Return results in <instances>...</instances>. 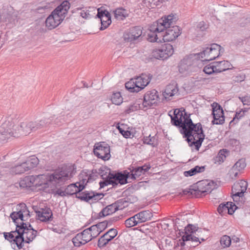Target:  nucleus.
Segmentation results:
<instances>
[{
  "instance_id": "f257e3e1",
  "label": "nucleus",
  "mask_w": 250,
  "mask_h": 250,
  "mask_svg": "<svg viewBox=\"0 0 250 250\" xmlns=\"http://www.w3.org/2000/svg\"><path fill=\"white\" fill-rule=\"evenodd\" d=\"M168 114L170 117L172 125L181 127V132L187 138L188 142L193 140L192 143L198 149L205 138L202 125L194 124L183 108L170 110Z\"/></svg>"
},
{
  "instance_id": "f03ea898",
  "label": "nucleus",
  "mask_w": 250,
  "mask_h": 250,
  "mask_svg": "<svg viewBox=\"0 0 250 250\" xmlns=\"http://www.w3.org/2000/svg\"><path fill=\"white\" fill-rule=\"evenodd\" d=\"M76 173L75 165L64 166L55 170L49 175L44 174L26 176L20 182V186L23 188L32 186L38 187L43 184H49L59 187L70 180Z\"/></svg>"
},
{
  "instance_id": "7ed1b4c3",
  "label": "nucleus",
  "mask_w": 250,
  "mask_h": 250,
  "mask_svg": "<svg viewBox=\"0 0 250 250\" xmlns=\"http://www.w3.org/2000/svg\"><path fill=\"white\" fill-rule=\"evenodd\" d=\"M17 119L15 114L2 119L0 122V138L8 140L11 137H18L20 135H27L31 131L30 122H24L20 125H16Z\"/></svg>"
},
{
  "instance_id": "20e7f679",
  "label": "nucleus",
  "mask_w": 250,
  "mask_h": 250,
  "mask_svg": "<svg viewBox=\"0 0 250 250\" xmlns=\"http://www.w3.org/2000/svg\"><path fill=\"white\" fill-rule=\"evenodd\" d=\"M175 21L172 15H167L158 20L150 27L148 33V40L150 42H161L162 37V32L165 31L167 27H168Z\"/></svg>"
},
{
  "instance_id": "39448f33",
  "label": "nucleus",
  "mask_w": 250,
  "mask_h": 250,
  "mask_svg": "<svg viewBox=\"0 0 250 250\" xmlns=\"http://www.w3.org/2000/svg\"><path fill=\"white\" fill-rule=\"evenodd\" d=\"M70 8V3L64 0L49 15L45 21L46 26L49 29L55 28L64 19Z\"/></svg>"
},
{
  "instance_id": "423d86ee",
  "label": "nucleus",
  "mask_w": 250,
  "mask_h": 250,
  "mask_svg": "<svg viewBox=\"0 0 250 250\" xmlns=\"http://www.w3.org/2000/svg\"><path fill=\"white\" fill-rule=\"evenodd\" d=\"M150 80L149 75L142 74L126 83L125 87L130 92H138L150 83Z\"/></svg>"
},
{
  "instance_id": "0eeeda50",
  "label": "nucleus",
  "mask_w": 250,
  "mask_h": 250,
  "mask_svg": "<svg viewBox=\"0 0 250 250\" xmlns=\"http://www.w3.org/2000/svg\"><path fill=\"white\" fill-rule=\"evenodd\" d=\"M170 15L173 16V17L175 18V21L168 27L167 26L165 29L166 32L164 34L162 32L163 40L165 42H171L176 39L181 34L180 28L178 26L173 25L177 21L176 15L172 14Z\"/></svg>"
},
{
  "instance_id": "6e6552de",
  "label": "nucleus",
  "mask_w": 250,
  "mask_h": 250,
  "mask_svg": "<svg viewBox=\"0 0 250 250\" xmlns=\"http://www.w3.org/2000/svg\"><path fill=\"white\" fill-rule=\"evenodd\" d=\"M93 152L98 158L104 161L109 160L111 157L110 146L104 142L96 143L94 146Z\"/></svg>"
},
{
  "instance_id": "1a4fd4ad",
  "label": "nucleus",
  "mask_w": 250,
  "mask_h": 250,
  "mask_svg": "<svg viewBox=\"0 0 250 250\" xmlns=\"http://www.w3.org/2000/svg\"><path fill=\"white\" fill-rule=\"evenodd\" d=\"M174 53V49L172 45L167 43L162 45L160 47L154 49L151 53L152 57L163 60L167 59L171 56Z\"/></svg>"
},
{
  "instance_id": "9d476101",
  "label": "nucleus",
  "mask_w": 250,
  "mask_h": 250,
  "mask_svg": "<svg viewBox=\"0 0 250 250\" xmlns=\"http://www.w3.org/2000/svg\"><path fill=\"white\" fill-rule=\"evenodd\" d=\"M18 228L23 235L26 243L32 242L37 235V230L34 229L29 224L22 223L21 226H18Z\"/></svg>"
},
{
  "instance_id": "9b49d317",
  "label": "nucleus",
  "mask_w": 250,
  "mask_h": 250,
  "mask_svg": "<svg viewBox=\"0 0 250 250\" xmlns=\"http://www.w3.org/2000/svg\"><path fill=\"white\" fill-rule=\"evenodd\" d=\"M142 30L140 27L136 26L130 28L125 32L123 35L124 40L125 42H133L136 40H139L141 38Z\"/></svg>"
},
{
  "instance_id": "f8f14e48",
  "label": "nucleus",
  "mask_w": 250,
  "mask_h": 250,
  "mask_svg": "<svg viewBox=\"0 0 250 250\" xmlns=\"http://www.w3.org/2000/svg\"><path fill=\"white\" fill-rule=\"evenodd\" d=\"M211 106L213 116V120L212 121V123L214 125L223 124L225 121V118L222 108L216 103H213Z\"/></svg>"
},
{
  "instance_id": "ddd939ff",
  "label": "nucleus",
  "mask_w": 250,
  "mask_h": 250,
  "mask_svg": "<svg viewBox=\"0 0 250 250\" xmlns=\"http://www.w3.org/2000/svg\"><path fill=\"white\" fill-rule=\"evenodd\" d=\"M159 98L158 93L155 89L147 92L144 95L142 106L147 107L157 103Z\"/></svg>"
},
{
  "instance_id": "4468645a",
  "label": "nucleus",
  "mask_w": 250,
  "mask_h": 250,
  "mask_svg": "<svg viewBox=\"0 0 250 250\" xmlns=\"http://www.w3.org/2000/svg\"><path fill=\"white\" fill-rule=\"evenodd\" d=\"M87 183V180L83 179L80 182H77L75 184H71L65 188V192L67 195H72L75 194L76 195L79 192L82 191L84 188L85 185Z\"/></svg>"
},
{
  "instance_id": "2eb2a0df",
  "label": "nucleus",
  "mask_w": 250,
  "mask_h": 250,
  "mask_svg": "<svg viewBox=\"0 0 250 250\" xmlns=\"http://www.w3.org/2000/svg\"><path fill=\"white\" fill-rule=\"evenodd\" d=\"M97 16L100 19L101 23V30L106 28L111 23L110 14L107 10H100L98 9Z\"/></svg>"
},
{
  "instance_id": "dca6fc26",
  "label": "nucleus",
  "mask_w": 250,
  "mask_h": 250,
  "mask_svg": "<svg viewBox=\"0 0 250 250\" xmlns=\"http://www.w3.org/2000/svg\"><path fill=\"white\" fill-rule=\"evenodd\" d=\"M197 184L198 190L202 193H210L216 187L213 181L207 180L199 181Z\"/></svg>"
},
{
  "instance_id": "f3484780",
  "label": "nucleus",
  "mask_w": 250,
  "mask_h": 250,
  "mask_svg": "<svg viewBox=\"0 0 250 250\" xmlns=\"http://www.w3.org/2000/svg\"><path fill=\"white\" fill-rule=\"evenodd\" d=\"M36 216L42 222H47L52 218L53 213L50 208H42L36 211Z\"/></svg>"
},
{
  "instance_id": "a211bd4d",
  "label": "nucleus",
  "mask_w": 250,
  "mask_h": 250,
  "mask_svg": "<svg viewBox=\"0 0 250 250\" xmlns=\"http://www.w3.org/2000/svg\"><path fill=\"white\" fill-rule=\"evenodd\" d=\"M11 238H14L13 241L16 243L19 249H21L23 246V243H25V240L23 235L21 233V231L18 226H17L15 231H13V233L9 235Z\"/></svg>"
},
{
  "instance_id": "6ab92c4d",
  "label": "nucleus",
  "mask_w": 250,
  "mask_h": 250,
  "mask_svg": "<svg viewBox=\"0 0 250 250\" xmlns=\"http://www.w3.org/2000/svg\"><path fill=\"white\" fill-rule=\"evenodd\" d=\"M247 186L248 183L244 180H240L234 184L233 188L234 189H238V188H240V190H241L239 192L234 193V197H233L234 201H237V200L239 199L240 197L243 196L244 193L247 190Z\"/></svg>"
},
{
  "instance_id": "aec40b11",
  "label": "nucleus",
  "mask_w": 250,
  "mask_h": 250,
  "mask_svg": "<svg viewBox=\"0 0 250 250\" xmlns=\"http://www.w3.org/2000/svg\"><path fill=\"white\" fill-rule=\"evenodd\" d=\"M246 164L243 159L239 160L233 166L229 171L230 175L232 178H235L237 177L239 172L244 169Z\"/></svg>"
},
{
  "instance_id": "412c9836",
  "label": "nucleus",
  "mask_w": 250,
  "mask_h": 250,
  "mask_svg": "<svg viewBox=\"0 0 250 250\" xmlns=\"http://www.w3.org/2000/svg\"><path fill=\"white\" fill-rule=\"evenodd\" d=\"M236 208V206L232 202H227L226 204H221L217 208L219 214L228 213L232 214Z\"/></svg>"
},
{
  "instance_id": "4be33fe9",
  "label": "nucleus",
  "mask_w": 250,
  "mask_h": 250,
  "mask_svg": "<svg viewBox=\"0 0 250 250\" xmlns=\"http://www.w3.org/2000/svg\"><path fill=\"white\" fill-rule=\"evenodd\" d=\"M194 63V60L192 55L186 57L182 60L179 66V71L181 73H184L188 71L189 67Z\"/></svg>"
},
{
  "instance_id": "5701e85b",
  "label": "nucleus",
  "mask_w": 250,
  "mask_h": 250,
  "mask_svg": "<svg viewBox=\"0 0 250 250\" xmlns=\"http://www.w3.org/2000/svg\"><path fill=\"white\" fill-rule=\"evenodd\" d=\"M129 173L127 172V174H122L121 173H118L113 174L110 177V179H112L113 182V186L117 185L118 184L124 185L127 183V179L129 177Z\"/></svg>"
},
{
  "instance_id": "b1692460",
  "label": "nucleus",
  "mask_w": 250,
  "mask_h": 250,
  "mask_svg": "<svg viewBox=\"0 0 250 250\" xmlns=\"http://www.w3.org/2000/svg\"><path fill=\"white\" fill-rule=\"evenodd\" d=\"M178 91L179 89L177 86V84L173 83L166 86L163 95L165 99H168L170 97L177 94Z\"/></svg>"
},
{
  "instance_id": "393cba45",
  "label": "nucleus",
  "mask_w": 250,
  "mask_h": 250,
  "mask_svg": "<svg viewBox=\"0 0 250 250\" xmlns=\"http://www.w3.org/2000/svg\"><path fill=\"white\" fill-rule=\"evenodd\" d=\"M30 126L32 131H35L46 127L50 123L49 119H43L40 121H30Z\"/></svg>"
},
{
  "instance_id": "a878e982",
  "label": "nucleus",
  "mask_w": 250,
  "mask_h": 250,
  "mask_svg": "<svg viewBox=\"0 0 250 250\" xmlns=\"http://www.w3.org/2000/svg\"><path fill=\"white\" fill-rule=\"evenodd\" d=\"M20 207H21V209H17L18 210V211H14L10 214L11 219L14 222H16L19 219L23 221V215H25L26 213H27L28 211L24 204H21Z\"/></svg>"
},
{
  "instance_id": "bb28decb",
  "label": "nucleus",
  "mask_w": 250,
  "mask_h": 250,
  "mask_svg": "<svg viewBox=\"0 0 250 250\" xmlns=\"http://www.w3.org/2000/svg\"><path fill=\"white\" fill-rule=\"evenodd\" d=\"M135 215L139 224L150 220L153 216L152 213L149 210L141 211Z\"/></svg>"
},
{
  "instance_id": "cd10ccee",
  "label": "nucleus",
  "mask_w": 250,
  "mask_h": 250,
  "mask_svg": "<svg viewBox=\"0 0 250 250\" xmlns=\"http://www.w3.org/2000/svg\"><path fill=\"white\" fill-rule=\"evenodd\" d=\"M99 196L98 194L95 195L93 192L84 191L80 192L76 194V198L81 199L82 201H88L90 200H97L96 197Z\"/></svg>"
},
{
  "instance_id": "c85d7f7f",
  "label": "nucleus",
  "mask_w": 250,
  "mask_h": 250,
  "mask_svg": "<svg viewBox=\"0 0 250 250\" xmlns=\"http://www.w3.org/2000/svg\"><path fill=\"white\" fill-rule=\"evenodd\" d=\"M215 66L216 71L220 73L227 70L231 69L232 66L231 63L228 61H222L214 62Z\"/></svg>"
},
{
  "instance_id": "c756f323",
  "label": "nucleus",
  "mask_w": 250,
  "mask_h": 250,
  "mask_svg": "<svg viewBox=\"0 0 250 250\" xmlns=\"http://www.w3.org/2000/svg\"><path fill=\"white\" fill-rule=\"evenodd\" d=\"M114 203H112L104 208L99 213L100 217L106 216L117 211Z\"/></svg>"
},
{
  "instance_id": "7c9ffc66",
  "label": "nucleus",
  "mask_w": 250,
  "mask_h": 250,
  "mask_svg": "<svg viewBox=\"0 0 250 250\" xmlns=\"http://www.w3.org/2000/svg\"><path fill=\"white\" fill-rule=\"evenodd\" d=\"M114 18L117 20H123L128 15L127 11L123 8H118L113 11Z\"/></svg>"
},
{
  "instance_id": "2f4dec72",
  "label": "nucleus",
  "mask_w": 250,
  "mask_h": 250,
  "mask_svg": "<svg viewBox=\"0 0 250 250\" xmlns=\"http://www.w3.org/2000/svg\"><path fill=\"white\" fill-rule=\"evenodd\" d=\"M27 169L28 170L36 167L39 163V160L37 157L32 156L29 157L25 162H24Z\"/></svg>"
},
{
  "instance_id": "473e14b6",
  "label": "nucleus",
  "mask_w": 250,
  "mask_h": 250,
  "mask_svg": "<svg viewBox=\"0 0 250 250\" xmlns=\"http://www.w3.org/2000/svg\"><path fill=\"white\" fill-rule=\"evenodd\" d=\"M221 48V47L220 45L216 43L210 45V49H209V51H210V55L211 56V61L215 59L220 55Z\"/></svg>"
},
{
  "instance_id": "72a5a7b5",
  "label": "nucleus",
  "mask_w": 250,
  "mask_h": 250,
  "mask_svg": "<svg viewBox=\"0 0 250 250\" xmlns=\"http://www.w3.org/2000/svg\"><path fill=\"white\" fill-rule=\"evenodd\" d=\"M95 171L103 179L109 178L113 175V174L110 173V169L105 166H102L97 170L96 169Z\"/></svg>"
},
{
  "instance_id": "f704fd0d",
  "label": "nucleus",
  "mask_w": 250,
  "mask_h": 250,
  "mask_svg": "<svg viewBox=\"0 0 250 250\" xmlns=\"http://www.w3.org/2000/svg\"><path fill=\"white\" fill-rule=\"evenodd\" d=\"M27 171H28V170L24 162L10 168V172L14 174L23 173Z\"/></svg>"
},
{
  "instance_id": "c9c22d12",
  "label": "nucleus",
  "mask_w": 250,
  "mask_h": 250,
  "mask_svg": "<svg viewBox=\"0 0 250 250\" xmlns=\"http://www.w3.org/2000/svg\"><path fill=\"white\" fill-rule=\"evenodd\" d=\"M205 170V167L204 166H196L190 169L189 170L186 171L184 172V175L186 177L191 176L200 172H203Z\"/></svg>"
},
{
  "instance_id": "e433bc0d",
  "label": "nucleus",
  "mask_w": 250,
  "mask_h": 250,
  "mask_svg": "<svg viewBox=\"0 0 250 250\" xmlns=\"http://www.w3.org/2000/svg\"><path fill=\"white\" fill-rule=\"evenodd\" d=\"M183 240V242H181V246H183L185 245V242L188 241H191L194 242H199V243L201 242L199 241V238L195 235H194L192 234H184L182 237Z\"/></svg>"
},
{
  "instance_id": "4c0bfd02",
  "label": "nucleus",
  "mask_w": 250,
  "mask_h": 250,
  "mask_svg": "<svg viewBox=\"0 0 250 250\" xmlns=\"http://www.w3.org/2000/svg\"><path fill=\"white\" fill-rule=\"evenodd\" d=\"M210 49V46L207 47L203 49V50L198 54L199 58L204 59L202 61H211V58L210 56V51H209Z\"/></svg>"
},
{
  "instance_id": "58836bf2",
  "label": "nucleus",
  "mask_w": 250,
  "mask_h": 250,
  "mask_svg": "<svg viewBox=\"0 0 250 250\" xmlns=\"http://www.w3.org/2000/svg\"><path fill=\"white\" fill-rule=\"evenodd\" d=\"M139 224V223L138 221V220L135 214L134 216L127 219L125 221V227L128 228L137 226Z\"/></svg>"
},
{
  "instance_id": "ea45409f",
  "label": "nucleus",
  "mask_w": 250,
  "mask_h": 250,
  "mask_svg": "<svg viewBox=\"0 0 250 250\" xmlns=\"http://www.w3.org/2000/svg\"><path fill=\"white\" fill-rule=\"evenodd\" d=\"M228 153V151L226 149H223L220 150L217 156L215 159V163L219 164L223 163L226 158V154Z\"/></svg>"
},
{
  "instance_id": "a19ab883",
  "label": "nucleus",
  "mask_w": 250,
  "mask_h": 250,
  "mask_svg": "<svg viewBox=\"0 0 250 250\" xmlns=\"http://www.w3.org/2000/svg\"><path fill=\"white\" fill-rule=\"evenodd\" d=\"M185 234H193L194 233H196V232L199 233L202 231L201 229H199L197 226L191 224L188 225V226L185 228Z\"/></svg>"
},
{
  "instance_id": "79ce46f5",
  "label": "nucleus",
  "mask_w": 250,
  "mask_h": 250,
  "mask_svg": "<svg viewBox=\"0 0 250 250\" xmlns=\"http://www.w3.org/2000/svg\"><path fill=\"white\" fill-rule=\"evenodd\" d=\"M143 168L140 167H135L131 170V175L132 179H136L142 174H145Z\"/></svg>"
},
{
  "instance_id": "37998d69",
  "label": "nucleus",
  "mask_w": 250,
  "mask_h": 250,
  "mask_svg": "<svg viewBox=\"0 0 250 250\" xmlns=\"http://www.w3.org/2000/svg\"><path fill=\"white\" fill-rule=\"evenodd\" d=\"M117 210H122L128 206V202L125 199H121L114 203Z\"/></svg>"
},
{
  "instance_id": "c03bdc74",
  "label": "nucleus",
  "mask_w": 250,
  "mask_h": 250,
  "mask_svg": "<svg viewBox=\"0 0 250 250\" xmlns=\"http://www.w3.org/2000/svg\"><path fill=\"white\" fill-rule=\"evenodd\" d=\"M163 0H143V4L145 6L148 8H153L154 6L157 5L159 2H162Z\"/></svg>"
},
{
  "instance_id": "a18cd8bd",
  "label": "nucleus",
  "mask_w": 250,
  "mask_h": 250,
  "mask_svg": "<svg viewBox=\"0 0 250 250\" xmlns=\"http://www.w3.org/2000/svg\"><path fill=\"white\" fill-rule=\"evenodd\" d=\"M72 241L75 247H79L82 245L85 244L83 242V239L81 237L79 233L72 239Z\"/></svg>"
},
{
  "instance_id": "49530a36",
  "label": "nucleus",
  "mask_w": 250,
  "mask_h": 250,
  "mask_svg": "<svg viewBox=\"0 0 250 250\" xmlns=\"http://www.w3.org/2000/svg\"><path fill=\"white\" fill-rule=\"evenodd\" d=\"M111 101L113 104L116 105L120 104L123 102V98L120 92H116L113 94L111 97Z\"/></svg>"
},
{
  "instance_id": "de8ad7c7",
  "label": "nucleus",
  "mask_w": 250,
  "mask_h": 250,
  "mask_svg": "<svg viewBox=\"0 0 250 250\" xmlns=\"http://www.w3.org/2000/svg\"><path fill=\"white\" fill-rule=\"evenodd\" d=\"M88 230L87 229H84L83 230L82 232L79 233V235L81 236V237L83 239V242L85 243V244H86L90 241L92 240V237H91V235H90V234Z\"/></svg>"
},
{
  "instance_id": "09e8293b",
  "label": "nucleus",
  "mask_w": 250,
  "mask_h": 250,
  "mask_svg": "<svg viewBox=\"0 0 250 250\" xmlns=\"http://www.w3.org/2000/svg\"><path fill=\"white\" fill-rule=\"evenodd\" d=\"M231 239L228 235L223 236L220 239V244L223 248L229 247L231 244Z\"/></svg>"
},
{
  "instance_id": "8fccbe9b",
  "label": "nucleus",
  "mask_w": 250,
  "mask_h": 250,
  "mask_svg": "<svg viewBox=\"0 0 250 250\" xmlns=\"http://www.w3.org/2000/svg\"><path fill=\"white\" fill-rule=\"evenodd\" d=\"M90 234V235H91V237H92V239L93 238H95L97 236H98L101 233L100 232L99 230L98 229L97 227H96L95 225H93L90 228L87 229Z\"/></svg>"
},
{
  "instance_id": "3c124183",
  "label": "nucleus",
  "mask_w": 250,
  "mask_h": 250,
  "mask_svg": "<svg viewBox=\"0 0 250 250\" xmlns=\"http://www.w3.org/2000/svg\"><path fill=\"white\" fill-rule=\"evenodd\" d=\"M204 72L208 75L211 74L213 73H217L216 71L215 66L214 62L205 66L203 69Z\"/></svg>"
},
{
  "instance_id": "603ef678",
  "label": "nucleus",
  "mask_w": 250,
  "mask_h": 250,
  "mask_svg": "<svg viewBox=\"0 0 250 250\" xmlns=\"http://www.w3.org/2000/svg\"><path fill=\"white\" fill-rule=\"evenodd\" d=\"M139 104L135 103L133 104L130 105L125 110V114H130V113L138 110L141 108Z\"/></svg>"
},
{
  "instance_id": "864d4df0",
  "label": "nucleus",
  "mask_w": 250,
  "mask_h": 250,
  "mask_svg": "<svg viewBox=\"0 0 250 250\" xmlns=\"http://www.w3.org/2000/svg\"><path fill=\"white\" fill-rule=\"evenodd\" d=\"M248 111L247 108L245 109H237L235 116L233 118V121H235L236 120L238 121L240 119H241L242 117H243L246 112Z\"/></svg>"
},
{
  "instance_id": "5fc2aeb1",
  "label": "nucleus",
  "mask_w": 250,
  "mask_h": 250,
  "mask_svg": "<svg viewBox=\"0 0 250 250\" xmlns=\"http://www.w3.org/2000/svg\"><path fill=\"white\" fill-rule=\"evenodd\" d=\"M156 139L154 137H150V135L148 137H144V142L145 144L147 145H151L153 146H156V143H155Z\"/></svg>"
},
{
  "instance_id": "6e6d98bb",
  "label": "nucleus",
  "mask_w": 250,
  "mask_h": 250,
  "mask_svg": "<svg viewBox=\"0 0 250 250\" xmlns=\"http://www.w3.org/2000/svg\"><path fill=\"white\" fill-rule=\"evenodd\" d=\"M109 242L103 235L101 236L98 242V246L100 248L105 247Z\"/></svg>"
},
{
  "instance_id": "4d7b16f0",
  "label": "nucleus",
  "mask_w": 250,
  "mask_h": 250,
  "mask_svg": "<svg viewBox=\"0 0 250 250\" xmlns=\"http://www.w3.org/2000/svg\"><path fill=\"white\" fill-rule=\"evenodd\" d=\"M246 79V75L243 73L239 74L233 77V81L235 83H240L244 81Z\"/></svg>"
},
{
  "instance_id": "13d9d810",
  "label": "nucleus",
  "mask_w": 250,
  "mask_h": 250,
  "mask_svg": "<svg viewBox=\"0 0 250 250\" xmlns=\"http://www.w3.org/2000/svg\"><path fill=\"white\" fill-rule=\"evenodd\" d=\"M104 181L103 182H100V188H103L105 186H108V185H112L113 186V182L112 179H110V177L109 178L103 179Z\"/></svg>"
},
{
  "instance_id": "bf43d9fd",
  "label": "nucleus",
  "mask_w": 250,
  "mask_h": 250,
  "mask_svg": "<svg viewBox=\"0 0 250 250\" xmlns=\"http://www.w3.org/2000/svg\"><path fill=\"white\" fill-rule=\"evenodd\" d=\"M80 14L81 16L85 19H87L91 17L89 11L86 9L82 10Z\"/></svg>"
},
{
  "instance_id": "052dcab7",
  "label": "nucleus",
  "mask_w": 250,
  "mask_h": 250,
  "mask_svg": "<svg viewBox=\"0 0 250 250\" xmlns=\"http://www.w3.org/2000/svg\"><path fill=\"white\" fill-rule=\"evenodd\" d=\"M96 227H97L98 229L99 230L100 232H102L104 230L107 226V223L105 221L102 222L97 224L95 225Z\"/></svg>"
},
{
  "instance_id": "680f3d73",
  "label": "nucleus",
  "mask_w": 250,
  "mask_h": 250,
  "mask_svg": "<svg viewBox=\"0 0 250 250\" xmlns=\"http://www.w3.org/2000/svg\"><path fill=\"white\" fill-rule=\"evenodd\" d=\"M120 133L125 138H132L134 137L133 133L128 130H120Z\"/></svg>"
},
{
  "instance_id": "e2e57ef3",
  "label": "nucleus",
  "mask_w": 250,
  "mask_h": 250,
  "mask_svg": "<svg viewBox=\"0 0 250 250\" xmlns=\"http://www.w3.org/2000/svg\"><path fill=\"white\" fill-rule=\"evenodd\" d=\"M106 232L112 239H114L118 234L117 230L114 228L109 229L107 231H106Z\"/></svg>"
},
{
  "instance_id": "0e129e2a",
  "label": "nucleus",
  "mask_w": 250,
  "mask_h": 250,
  "mask_svg": "<svg viewBox=\"0 0 250 250\" xmlns=\"http://www.w3.org/2000/svg\"><path fill=\"white\" fill-rule=\"evenodd\" d=\"M241 100L244 105H250V97L246 96L241 98Z\"/></svg>"
},
{
  "instance_id": "69168bd1",
  "label": "nucleus",
  "mask_w": 250,
  "mask_h": 250,
  "mask_svg": "<svg viewBox=\"0 0 250 250\" xmlns=\"http://www.w3.org/2000/svg\"><path fill=\"white\" fill-rule=\"evenodd\" d=\"M55 194H58L60 196H67L66 192H65V189L64 190H62L61 188H58L55 191Z\"/></svg>"
},
{
  "instance_id": "338daca9",
  "label": "nucleus",
  "mask_w": 250,
  "mask_h": 250,
  "mask_svg": "<svg viewBox=\"0 0 250 250\" xmlns=\"http://www.w3.org/2000/svg\"><path fill=\"white\" fill-rule=\"evenodd\" d=\"M64 121L63 119L62 118V117L60 116L57 117L55 120L54 121L55 124L57 125H60Z\"/></svg>"
},
{
  "instance_id": "774afa93",
  "label": "nucleus",
  "mask_w": 250,
  "mask_h": 250,
  "mask_svg": "<svg viewBox=\"0 0 250 250\" xmlns=\"http://www.w3.org/2000/svg\"><path fill=\"white\" fill-rule=\"evenodd\" d=\"M197 28L200 29L202 31H204L206 28V25L204 21H201L198 24Z\"/></svg>"
}]
</instances>
